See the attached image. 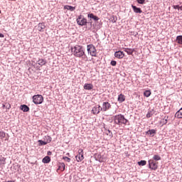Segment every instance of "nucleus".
I'll list each match as a JSON object with an SVG mask.
<instances>
[{"instance_id": "16", "label": "nucleus", "mask_w": 182, "mask_h": 182, "mask_svg": "<svg viewBox=\"0 0 182 182\" xmlns=\"http://www.w3.org/2000/svg\"><path fill=\"white\" fill-rule=\"evenodd\" d=\"M124 50L127 53V55H133L134 48H124Z\"/></svg>"}, {"instance_id": "44", "label": "nucleus", "mask_w": 182, "mask_h": 182, "mask_svg": "<svg viewBox=\"0 0 182 182\" xmlns=\"http://www.w3.org/2000/svg\"><path fill=\"white\" fill-rule=\"evenodd\" d=\"M0 14H1V10H0Z\"/></svg>"}, {"instance_id": "32", "label": "nucleus", "mask_w": 182, "mask_h": 182, "mask_svg": "<svg viewBox=\"0 0 182 182\" xmlns=\"http://www.w3.org/2000/svg\"><path fill=\"white\" fill-rule=\"evenodd\" d=\"M110 64L112 65V66H116V65H117V62L112 60Z\"/></svg>"}, {"instance_id": "40", "label": "nucleus", "mask_w": 182, "mask_h": 182, "mask_svg": "<svg viewBox=\"0 0 182 182\" xmlns=\"http://www.w3.org/2000/svg\"><path fill=\"white\" fill-rule=\"evenodd\" d=\"M166 123H167V119H165V124H166Z\"/></svg>"}, {"instance_id": "36", "label": "nucleus", "mask_w": 182, "mask_h": 182, "mask_svg": "<svg viewBox=\"0 0 182 182\" xmlns=\"http://www.w3.org/2000/svg\"><path fill=\"white\" fill-rule=\"evenodd\" d=\"M146 117H148V118L151 117V114H150V112H149V113L146 114Z\"/></svg>"}, {"instance_id": "7", "label": "nucleus", "mask_w": 182, "mask_h": 182, "mask_svg": "<svg viewBox=\"0 0 182 182\" xmlns=\"http://www.w3.org/2000/svg\"><path fill=\"white\" fill-rule=\"evenodd\" d=\"M77 23L80 26H84L85 25H86L87 23V20H86V18H82V17H80V16L77 18Z\"/></svg>"}, {"instance_id": "25", "label": "nucleus", "mask_w": 182, "mask_h": 182, "mask_svg": "<svg viewBox=\"0 0 182 182\" xmlns=\"http://www.w3.org/2000/svg\"><path fill=\"white\" fill-rule=\"evenodd\" d=\"M6 164V158L1 156H0V164Z\"/></svg>"}, {"instance_id": "4", "label": "nucleus", "mask_w": 182, "mask_h": 182, "mask_svg": "<svg viewBox=\"0 0 182 182\" xmlns=\"http://www.w3.org/2000/svg\"><path fill=\"white\" fill-rule=\"evenodd\" d=\"M33 103L34 105H42V103H43V96L41 95H33Z\"/></svg>"}, {"instance_id": "21", "label": "nucleus", "mask_w": 182, "mask_h": 182, "mask_svg": "<svg viewBox=\"0 0 182 182\" xmlns=\"http://www.w3.org/2000/svg\"><path fill=\"white\" fill-rule=\"evenodd\" d=\"M151 160H154V161H159L161 160V156H160V155H154Z\"/></svg>"}, {"instance_id": "37", "label": "nucleus", "mask_w": 182, "mask_h": 182, "mask_svg": "<svg viewBox=\"0 0 182 182\" xmlns=\"http://www.w3.org/2000/svg\"><path fill=\"white\" fill-rule=\"evenodd\" d=\"M0 38H4V34L0 33Z\"/></svg>"}, {"instance_id": "6", "label": "nucleus", "mask_w": 182, "mask_h": 182, "mask_svg": "<svg viewBox=\"0 0 182 182\" xmlns=\"http://www.w3.org/2000/svg\"><path fill=\"white\" fill-rule=\"evenodd\" d=\"M110 107H112V105H110L109 102H105L102 104V107H101V110L102 112H107V110H109Z\"/></svg>"}, {"instance_id": "1", "label": "nucleus", "mask_w": 182, "mask_h": 182, "mask_svg": "<svg viewBox=\"0 0 182 182\" xmlns=\"http://www.w3.org/2000/svg\"><path fill=\"white\" fill-rule=\"evenodd\" d=\"M71 51L75 58H81L85 62H89V58L86 55L83 46L75 45L74 47L71 48Z\"/></svg>"}, {"instance_id": "27", "label": "nucleus", "mask_w": 182, "mask_h": 182, "mask_svg": "<svg viewBox=\"0 0 182 182\" xmlns=\"http://www.w3.org/2000/svg\"><path fill=\"white\" fill-rule=\"evenodd\" d=\"M58 170H60L61 171H65V164L63 163L60 164L58 166Z\"/></svg>"}, {"instance_id": "20", "label": "nucleus", "mask_w": 182, "mask_h": 182, "mask_svg": "<svg viewBox=\"0 0 182 182\" xmlns=\"http://www.w3.org/2000/svg\"><path fill=\"white\" fill-rule=\"evenodd\" d=\"M21 109L23 111V112H29V108L27 105H21Z\"/></svg>"}, {"instance_id": "22", "label": "nucleus", "mask_w": 182, "mask_h": 182, "mask_svg": "<svg viewBox=\"0 0 182 182\" xmlns=\"http://www.w3.org/2000/svg\"><path fill=\"white\" fill-rule=\"evenodd\" d=\"M88 18H90L91 19H94V21H97L99 19V17L95 16L93 14H88Z\"/></svg>"}, {"instance_id": "23", "label": "nucleus", "mask_w": 182, "mask_h": 182, "mask_svg": "<svg viewBox=\"0 0 182 182\" xmlns=\"http://www.w3.org/2000/svg\"><path fill=\"white\" fill-rule=\"evenodd\" d=\"M156 129H150L146 132V134H150L151 136L152 135L153 136L156 134Z\"/></svg>"}, {"instance_id": "41", "label": "nucleus", "mask_w": 182, "mask_h": 182, "mask_svg": "<svg viewBox=\"0 0 182 182\" xmlns=\"http://www.w3.org/2000/svg\"><path fill=\"white\" fill-rule=\"evenodd\" d=\"M48 154H52V152L49 151V152H48Z\"/></svg>"}, {"instance_id": "9", "label": "nucleus", "mask_w": 182, "mask_h": 182, "mask_svg": "<svg viewBox=\"0 0 182 182\" xmlns=\"http://www.w3.org/2000/svg\"><path fill=\"white\" fill-rule=\"evenodd\" d=\"M114 56L118 59H123L124 56V53H123L122 51H117L114 53Z\"/></svg>"}, {"instance_id": "5", "label": "nucleus", "mask_w": 182, "mask_h": 182, "mask_svg": "<svg viewBox=\"0 0 182 182\" xmlns=\"http://www.w3.org/2000/svg\"><path fill=\"white\" fill-rule=\"evenodd\" d=\"M149 168H151V170H154V171H156V170H157V168H159V162L150 159L149 161Z\"/></svg>"}, {"instance_id": "12", "label": "nucleus", "mask_w": 182, "mask_h": 182, "mask_svg": "<svg viewBox=\"0 0 182 182\" xmlns=\"http://www.w3.org/2000/svg\"><path fill=\"white\" fill-rule=\"evenodd\" d=\"M132 7L133 9L134 12H135V14H141V12H143L141 8H138L137 6L134 5H132Z\"/></svg>"}, {"instance_id": "38", "label": "nucleus", "mask_w": 182, "mask_h": 182, "mask_svg": "<svg viewBox=\"0 0 182 182\" xmlns=\"http://www.w3.org/2000/svg\"><path fill=\"white\" fill-rule=\"evenodd\" d=\"M179 9H180L181 11H182V6H179Z\"/></svg>"}, {"instance_id": "30", "label": "nucleus", "mask_w": 182, "mask_h": 182, "mask_svg": "<svg viewBox=\"0 0 182 182\" xmlns=\"http://www.w3.org/2000/svg\"><path fill=\"white\" fill-rule=\"evenodd\" d=\"M63 160H65V161H67L68 163H70V158L68 157V156H64Z\"/></svg>"}, {"instance_id": "43", "label": "nucleus", "mask_w": 182, "mask_h": 182, "mask_svg": "<svg viewBox=\"0 0 182 182\" xmlns=\"http://www.w3.org/2000/svg\"><path fill=\"white\" fill-rule=\"evenodd\" d=\"M100 161L102 162V161H102V160L100 159Z\"/></svg>"}, {"instance_id": "31", "label": "nucleus", "mask_w": 182, "mask_h": 182, "mask_svg": "<svg viewBox=\"0 0 182 182\" xmlns=\"http://www.w3.org/2000/svg\"><path fill=\"white\" fill-rule=\"evenodd\" d=\"M138 4H140L141 5H143V4H144V2L146 1V0H136Z\"/></svg>"}, {"instance_id": "14", "label": "nucleus", "mask_w": 182, "mask_h": 182, "mask_svg": "<svg viewBox=\"0 0 182 182\" xmlns=\"http://www.w3.org/2000/svg\"><path fill=\"white\" fill-rule=\"evenodd\" d=\"M84 89H85V90H92V89H93V85L89 84V83H85L84 85Z\"/></svg>"}, {"instance_id": "34", "label": "nucleus", "mask_w": 182, "mask_h": 182, "mask_svg": "<svg viewBox=\"0 0 182 182\" xmlns=\"http://www.w3.org/2000/svg\"><path fill=\"white\" fill-rule=\"evenodd\" d=\"M173 9H180V6L176 5L173 6Z\"/></svg>"}, {"instance_id": "39", "label": "nucleus", "mask_w": 182, "mask_h": 182, "mask_svg": "<svg viewBox=\"0 0 182 182\" xmlns=\"http://www.w3.org/2000/svg\"><path fill=\"white\" fill-rule=\"evenodd\" d=\"M3 107H6V106L5 105H3Z\"/></svg>"}, {"instance_id": "33", "label": "nucleus", "mask_w": 182, "mask_h": 182, "mask_svg": "<svg viewBox=\"0 0 182 182\" xmlns=\"http://www.w3.org/2000/svg\"><path fill=\"white\" fill-rule=\"evenodd\" d=\"M78 154H81V155L83 156V149H78Z\"/></svg>"}, {"instance_id": "42", "label": "nucleus", "mask_w": 182, "mask_h": 182, "mask_svg": "<svg viewBox=\"0 0 182 182\" xmlns=\"http://www.w3.org/2000/svg\"><path fill=\"white\" fill-rule=\"evenodd\" d=\"M9 1H16V0H9Z\"/></svg>"}, {"instance_id": "18", "label": "nucleus", "mask_w": 182, "mask_h": 182, "mask_svg": "<svg viewBox=\"0 0 182 182\" xmlns=\"http://www.w3.org/2000/svg\"><path fill=\"white\" fill-rule=\"evenodd\" d=\"M42 161L45 164H48V163H50V158L49 156H46L43 159Z\"/></svg>"}, {"instance_id": "13", "label": "nucleus", "mask_w": 182, "mask_h": 182, "mask_svg": "<svg viewBox=\"0 0 182 182\" xmlns=\"http://www.w3.org/2000/svg\"><path fill=\"white\" fill-rule=\"evenodd\" d=\"M50 141H52V138H49L47 142L42 140H38L39 146H46V144L50 143Z\"/></svg>"}, {"instance_id": "15", "label": "nucleus", "mask_w": 182, "mask_h": 182, "mask_svg": "<svg viewBox=\"0 0 182 182\" xmlns=\"http://www.w3.org/2000/svg\"><path fill=\"white\" fill-rule=\"evenodd\" d=\"M124 100H126V97L124 96V95L120 94L118 96V102H119L120 103H123V102H124Z\"/></svg>"}, {"instance_id": "2", "label": "nucleus", "mask_w": 182, "mask_h": 182, "mask_svg": "<svg viewBox=\"0 0 182 182\" xmlns=\"http://www.w3.org/2000/svg\"><path fill=\"white\" fill-rule=\"evenodd\" d=\"M114 122L118 126H123V124L126 126L129 123V120L124 117V115L121 114L114 116Z\"/></svg>"}, {"instance_id": "17", "label": "nucleus", "mask_w": 182, "mask_h": 182, "mask_svg": "<svg viewBox=\"0 0 182 182\" xmlns=\"http://www.w3.org/2000/svg\"><path fill=\"white\" fill-rule=\"evenodd\" d=\"M75 159L77 160V161L78 163H80V161H82L84 159H85V156L83 155H81L80 154H78L76 156H75Z\"/></svg>"}, {"instance_id": "19", "label": "nucleus", "mask_w": 182, "mask_h": 182, "mask_svg": "<svg viewBox=\"0 0 182 182\" xmlns=\"http://www.w3.org/2000/svg\"><path fill=\"white\" fill-rule=\"evenodd\" d=\"M64 9H67L68 11H71V12H72V11H75V9H76V7H73L71 6H65Z\"/></svg>"}, {"instance_id": "10", "label": "nucleus", "mask_w": 182, "mask_h": 182, "mask_svg": "<svg viewBox=\"0 0 182 182\" xmlns=\"http://www.w3.org/2000/svg\"><path fill=\"white\" fill-rule=\"evenodd\" d=\"M46 63H47L46 60H45L43 58H40L37 61V64L39 65L40 66H45V65H46Z\"/></svg>"}, {"instance_id": "24", "label": "nucleus", "mask_w": 182, "mask_h": 182, "mask_svg": "<svg viewBox=\"0 0 182 182\" xmlns=\"http://www.w3.org/2000/svg\"><path fill=\"white\" fill-rule=\"evenodd\" d=\"M176 41L178 45H182V36H178Z\"/></svg>"}, {"instance_id": "26", "label": "nucleus", "mask_w": 182, "mask_h": 182, "mask_svg": "<svg viewBox=\"0 0 182 182\" xmlns=\"http://www.w3.org/2000/svg\"><path fill=\"white\" fill-rule=\"evenodd\" d=\"M151 95V91H150V90H146L144 92V96H145V97H150Z\"/></svg>"}, {"instance_id": "8", "label": "nucleus", "mask_w": 182, "mask_h": 182, "mask_svg": "<svg viewBox=\"0 0 182 182\" xmlns=\"http://www.w3.org/2000/svg\"><path fill=\"white\" fill-rule=\"evenodd\" d=\"M101 109L102 107H100V105L95 106L92 108V113H93V114H99L100 112H102Z\"/></svg>"}, {"instance_id": "35", "label": "nucleus", "mask_w": 182, "mask_h": 182, "mask_svg": "<svg viewBox=\"0 0 182 182\" xmlns=\"http://www.w3.org/2000/svg\"><path fill=\"white\" fill-rule=\"evenodd\" d=\"M6 109H11V105L10 104H6Z\"/></svg>"}, {"instance_id": "11", "label": "nucleus", "mask_w": 182, "mask_h": 182, "mask_svg": "<svg viewBox=\"0 0 182 182\" xmlns=\"http://www.w3.org/2000/svg\"><path fill=\"white\" fill-rule=\"evenodd\" d=\"M45 28H46V26H45V23H38V31H39V32H43V29H45Z\"/></svg>"}, {"instance_id": "29", "label": "nucleus", "mask_w": 182, "mask_h": 182, "mask_svg": "<svg viewBox=\"0 0 182 182\" xmlns=\"http://www.w3.org/2000/svg\"><path fill=\"white\" fill-rule=\"evenodd\" d=\"M139 166H146L147 164V161H140L138 162Z\"/></svg>"}, {"instance_id": "28", "label": "nucleus", "mask_w": 182, "mask_h": 182, "mask_svg": "<svg viewBox=\"0 0 182 182\" xmlns=\"http://www.w3.org/2000/svg\"><path fill=\"white\" fill-rule=\"evenodd\" d=\"M0 137H1V139H5V137H6V134H5L4 132L1 131L0 132Z\"/></svg>"}, {"instance_id": "3", "label": "nucleus", "mask_w": 182, "mask_h": 182, "mask_svg": "<svg viewBox=\"0 0 182 182\" xmlns=\"http://www.w3.org/2000/svg\"><path fill=\"white\" fill-rule=\"evenodd\" d=\"M87 50L88 52V55H90V56H92L93 58L97 57V50L93 44L87 45Z\"/></svg>"}]
</instances>
